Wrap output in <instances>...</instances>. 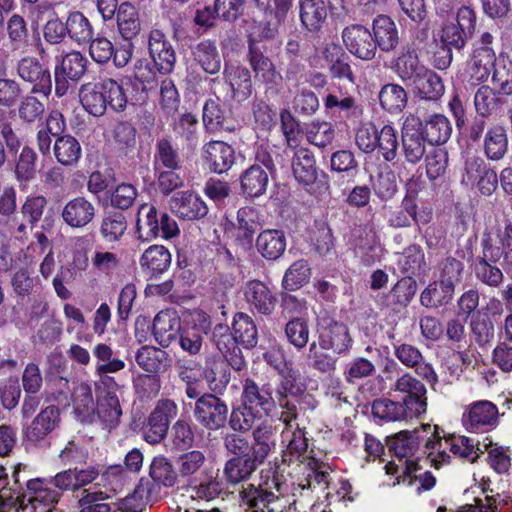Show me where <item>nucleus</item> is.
<instances>
[{"mask_svg": "<svg viewBox=\"0 0 512 512\" xmlns=\"http://www.w3.org/2000/svg\"><path fill=\"white\" fill-rule=\"evenodd\" d=\"M407 93L397 84H386L379 93V101L383 109L388 112H400L407 104Z\"/></svg>", "mask_w": 512, "mask_h": 512, "instance_id": "nucleus-53", "label": "nucleus"}, {"mask_svg": "<svg viewBox=\"0 0 512 512\" xmlns=\"http://www.w3.org/2000/svg\"><path fill=\"white\" fill-rule=\"evenodd\" d=\"M425 69L426 67L419 63L418 56L414 51L402 53L395 64L396 73L408 86H410Z\"/></svg>", "mask_w": 512, "mask_h": 512, "instance_id": "nucleus-52", "label": "nucleus"}, {"mask_svg": "<svg viewBox=\"0 0 512 512\" xmlns=\"http://www.w3.org/2000/svg\"><path fill=\"white\" fill-rule=\"evenodd\" d=\"M422 123L415 116H408L402 127V150L407 162L419 163L426 152L425 136L421 132Z\"/></svg>", "mask_w": 512, "mask_h": 512, "instance_id": "nucleus-15", "label": "nucleus"}, {"mask_svg": "<svg viewBox=\"0 0 512 512\" xmlns=\"http://www.w3.org/2000/svg\"><path fill=\"white\" fill-rule=\"evenodd\" d=\"M476 28V13L469 6L458 9L456 16L443 22L439 31L441 43L447 49L461 50Z\"/></svg>", "mask_w": 512, "mask_h": 512, "instance_id": "nucleus-4", "label": "nucleus"}, {"mask_svg": "<svg viewBox=\"0 0 512 512\" xmlns=\"http://www.w3.org/2000/svg\"><path fill=\"white\" fill-rule=\"evenodd\" d=\"M149 475L157 484L172 487L177 480V473L172 463L164 456H156L149 467Z\"/></svg>", "mask_w": 512, "mask_h": 512, "instance_id": "nucleus-58", "label": "nucleus"}, {"mask_svg": "<svg viewBox=\"0 0 512 512\" xmlns=\"http://www.w3.org/2000/svg\"><path fill=\"white\" fill-rule=\"evenodd\" d=\"M416 289V281L411 277L400 279L387 295L388 305L392 306L393 309L406 307L413 299Z\"/></svg>", "mask_w": 512, "mask_h": 512, "instance_id": "nucleus-54", "label": "nucleus"}, {"mask_svg": "<svg viewBox=\"0 0 512 512\" xmlns=\"http://www.w3.org/2000/svg\"><path fill=\"white\" fill-rule=\"evenodd\" d=\"M59 412L54 406L43 409L26 428L25 434L30 441H39L50 434L58 425Z\"/></svg>", "mask_w": 512, "mask_h": 512, "instance_id": "nucleus-31", "label": "nucleus"}, {"mask_svg": "<svg viewBox=\"0 0 512 512\" xmlns=\"http://www.w3.org/2000/svg\"><path fill=\"white\" fill-rule=\"evenodd\" d=\"M244 296L251 310L263 315H270L276 305V297L269 287L259 280L246 283Z\"/></svg>", "mask_w": 512, "mask_h": 512, "instance_id": "nucleus-24", "label": "nucleus"}, {"mask_svg": "<svg viewBox=\"0 0 512 512\" xmlns=\"http://www.w3.org/2000/svg\"><path fill=\"white\" fill-rule=\"evenodd\" d=\"M202 155L209 169L218 174L228 171L235 160L233 148L223 141H210L205 144Z\"/></svg>", "mask_w": 512, "mask_h": 512, "instance_id": "nucleus-23", "label": "nucleus"}, {"mask_svg": "<svg viewBox=\"0 0 512 512\" xmlns=\"http://www.w3.org/2000/svg\"><path fill=\"white\" fill-rule=\"evenodd\" d=\"M371 411L375 418L387 422L401 421L420 416L419 414H414L403 401H392L388 398L374 400Z\"/></svg>", "mask_w": 512, "mask_h": 512, "instance_id": "nucleus-30", "label": "nucleus"}, {"mask_svg": "<svg viewBox=\"0 0 512 512\" xmlns=\"http://www.w3.org/2000/svg\"><path fill=\"white\" fill-rule=\"evenodd\" d=\"M240 181L242 193L247 197L255 198L266 192L269 177L260 165H252L242 173Z\"/></svg>", "mask_w": 512, "mask_h": 512, "instance_id": "nucleus-39", "label": "nucleus"}, {"mask_svg": "<svg viewBox=\"0 0 512 512\" xmlns=\"http://www.w3.org/2000/svg\"><path fill=\"white\" fill-rule=\"evenodd\" d=\"M118 30L126 39L134 38L140 30V22L136 8L130 3H122L116 14Z\"/></svg>", "mask_w": 512, "mask_h": 512, "instance_id": "nucleus-49", "label": "nucleus"}, {"mask_svg": "<svg viewBox=\"0 0 512 512\" xmlns=\"http://www.w3.org/2000/svg\"><path fill=\"white\" fill-rule=\"evenodd\" d=\"M482 148L487 159H503L508 151V136L504 126L497 124L489 127L484 135Z\"/></svg>", "mask_w": 512, "mask_h": 512, "instance_id": "nucleus-32", "label": "nucleus"}, {"mask_svg": "<svg viewBox=\"0 0 512 512\" xmlns=\"http://www.w3.org/2000/svg\"><path fill=\"white\" fill-rule=\"evenodd\" d=\"M127 229V221L123 214L114 213L103 218L100 232L108 242L119 240Z\"/></svg>", "mask_w": 512, "mask_h": 512, "instance_id": "nucleus-64", "label": "nucleus"}, {"mask_svg": "<svg viewBox=\"0 0 512 512\" xmlns=\"http://www.w3.org/2000/svg\"><path fill=\"white\" fill-rule=\"evenodd\" d=\"M241 402L269 416L275 407L272 385L264 383L260 386L255 380L245 378L242 381Z\"/></svg>", "mask_w": 512, "mask_h": 512, "instance_id": "nucleus-18", "label": "nucleus"}, {"mask_svg": "<svg viewBox=\"0 0 512 512\" xmlns=\"http://www.w3.org/2000/svg\"><path fill=\"white\" fill-rule=\"evenodd\" d=\"M68 35L78 43L91 40L93 29L89 20L81 12L70 13L66 21Z\"/></svg>", "mask_w": 512, "mask_h": 512, "instance_id": "nucleus-60", "label": "nucleus"}, {"mask_svg": "<svg viewBox=\"0 0 512 512\" xmlns=\"http://www.w3.org/2000/svg\"><path fill=\"white\" fill-rule=\"evenodd\" d=\"M413 91L426 100H438L444 94L441 78L432 70L425 69L411 84Z\"/></svg>", "mask_w": 512, "mask_h": 512, "instance_id": "nucleus-42", "label": "nucleus"}, {"mask_svg": "<svg viewBox=\"0 0 512 512\" xmlns=\"http://www.w3.org/2000/svg\"><path fill=\"white\" fill-rule=\"evenodd\" d=\"M324 106L327 110L339 109L346 118L358 119L363 114V109L352 96H339L330 92L324 98Z\"/></svg>", "mask_w": 512, "mask_h": 512, "instance_id": "nucleus-59", "label": "nucleus"}, {"mask_svg": "<svg viewBox=\"0 0 512 512\" xmlns=\"http://www.w3.org/2000/svg\"><path fill=\"white\" fill-rule=\"evenodd\" d=\"M180 328V317L172 309L160 311L153 321V335L163 347H168L176 339Z\"/></svg>", "mask_w": 512, "mask_h": 512, "instance_id": "nucleus-28", "label": "nucleus"}, {"mask_svg": "<svg viewBox=\"0 0 512 512\" xmlns=\"http://www.w3.org/2000/svg\"><path fill=\"white\" fill-rule=\"evenodd\" d=\"M110 497L107 491L84 489L78 500L79 512H110V505L105 503Z\"/></svg>", "mask_w": 512, "mask_h": 512, "instance_id": "nucleus-57", "label": "nucleus"}, {"mask_svg": "<svg viewBox=\"0 0 512 512\" xmlns=\"http://www.w3.org/2000/svg\"><path fill=\"white\" fill-rule=\"evenodd\" d=\"M139 263L145 273L150 276H157L170 267L171 254L162 245H152L144 251Z\"/></svg>", "mask_w": 512, "mask_h": 512, "instance_id": "nucleus-34", "label": "nucleus"}, {"mask_svg": "<svg viewBox=\"0 0 512 512\" xmlns=\"http://www.w3.org/2000/svg\"><path fill=\"white\" fill-rule=\"evenodd\" d=\"M454 286L451 282L435 281L421 293L420 301L425 307L436 308L447 304L453 297Z\"/></svg>", "mask_w": 512, "mask_h": 512, "instance_id": "nucleus-47", "label": "nucleus"}, {"mask_svg": "<svg viewBox=\"0 0 512 512\" xmlns=\"http://www.w3.org/2000/svg\"><path fill=\"white\" fill-rule=\"evenodd\" d=\"M256 246L264 258L276 260L286 249V238L283 231L267 229L258 235Z\"/></svg>", "mask_w": 512, "mask_h": 512, "instance_id": "nucleus-35", "label": "nucleus"}, {"mask_svg": "<svg viewBox=\"0 0 512 512\" xmlns=\"http://www.w3.org/2000/svg\"><path fill=\"white\" fill-rule=\"evenodd\" d=\"M136 232L140 240L148 242L157 237L173 238L179 233V228L176 221L166 213H161V226H158L156 207L143 204L138 210Z\"/></svg>", "mask_w": 512, "mask_h": 512, "instance_id": "nucleus-5", "label": "nucleus"}, {"mask_svg": "<svg viewBox=\"0 0 512 512\" xmlns=\"http://www.w3.org/2000/svg\"><path fill=\"white\" fill-rule=\"evenodd\" d=\"M421 437L417 430L400 431L390 439V450L401 463L402 477H411L419 469V459L421 456Z\"/></svg>", "mask_w": 512, "mask_h": 512, "instance_id": "nucleus-6", "label": "nucleus"}, {"mask_svg": "<svg viewBox=\"0 0 512 512\" xmlns=\"http://www.w3.org/2000/svg\"><path fill=\"white\" fill-rule=\"evenodd\" d=\"M373 38L376 48L389 52L396 48L399 42L398 30L394 21L387 15H378L372 23Z\"/></svg>", "mask_w": 512, "mask_h": 512, "instance_id": "nucleus-29", "label": "nucleus"}, {"mask_svg": "<svg viewBox=\"0 0 512 512\" xmlns=\"http://www.w3.org/2000/svg\"><path fill=\"white\" fill-rule=\"evenodd\" d=\"M87 59L80 52H71L62 57L55 66V93L58 97L64 96L69 88L70 81H78L86 71Z\"/></svg>", "mask_w": 512, "mask_h": 512, "instance_id": "nucleus-11", "label": "nucleus"}, {"mask_svg": "<svg viewBox=\"0 0 512 512\" xmlns=\"http://www.w3.org/2000/svg\"><path fill=\"white\" fill-rule=\"evenodd\" d=\"M79 97L83 108L96 117L102 116L108 107L119 112L123 111L127 105L123 86L113 79L82 85Z\"/></svg>", "mask_w": 512, "mask_h": 512, "instance_id": "nucleus-3", "label": "nucleus"}, {"mask_svg": "<svg viewBox=\"0 0 512 512\" xmlns=\"http://www.w3.org/2000/svg\"><path fill=\"white\" fill-rule=\"evenodd\" d=\"M498 243L499 235L488 237L485 232L483 233L482 256L474 268L476 278L490 287H498L504 279L501 269L491 264L496 263L503 256V251L500 250Z\"/></svg>", "mask_w": 512, "mask_h": 512, "instance_id": "nucleus-8", "label": "nucleus"}, {"mask_svg": "<svg viewBox=\"0 0 512 512\" xmlns=\"http://www.w3.org/2000/svg\"><path fill=\"white\" fill-rule=\"evenodd\" d=\"M233 334L239 344L251 349L257 345L258 332L253 319L246 313L238 312L233 317Z\"/></svg>", "mask_w": 512, "mask_h": 512, "instance_id": "nucleus-45", "label": "nucleus"}, {"mask_svg": "<svg viewBox=\"0 0 512 512\" xmlns=\"http://www.w3.org/2000/svg\"><path fill=\"white\" fill-rule=\"evenodd\" d=\"M52 480L35 478L27 481V491L30 502H39L44 506H53L58 503L61 492L51 487Z\"/></svg>", "mask_w": 512, "mask_h": 512, "instance_id": "nucleus-44", "label": "nucleus"}, {"mask_svg": "<svg viewBox=\"0 0 512 512\" xmlns=\"http://www.w3.org/2000/svg\"><path fill=\"white\" fill-rule=\"evenodd\" d=\"M211 341L218 351L229 362L230 366L237 371L242 370L246 363L239 348V342L226 324H217L212 330Z\"/></svg>", "mask_w": 512, "mask_h": 512, "instance_id": "nucleus-17", "label": "nucleus"}, {"mask_svg": "<svg viewBox=\"0 0 512 512\" xmlns=\"http://www.w3.org/2000/svg\"><path fill=\"white\" fill-rule=\"evenodd\" d=\"M169 206L176 216L185 220L200 219L208 212L205 202L198 195L188 191L175 193L169 201Z\"/></svg>", "mask_w": 512, "mask_h": 512, "instance_id": "nucleus-21", "label": "nucleus"}, {"mask_svg": "<svg viewBox=\"0 0 512 512\" xmlns=\"http://www.w3.org/2000/svg\"><path fill=\"white\" fill-rule=\"evenodd\" d=\"M260 226L258 212L252 207H242L237 212V237L250 243Z\"/></svg>", "mask_w": 512, "mask_h": 512, "instance_id": "nucleus-56", "label": "nucleus"}, {"mask_svg": "<svg viewBox=\"0 0 512 512\" xmlns=\"http://www.w3.org/2000/svg\"><path fill=\"white\" fill-rule=\"evenodd\" d=\"M250 64L256 77L265 83L277 84L282 79L272 61L262 53L252 49H250Z\"/></svg>", "mask_w": 512, "mask_h": 512, "instance_id": "nucleus-55", "label": "nucleus"}, {"mask_svg": "<svg viewBox=\"0 0 512 512\" xmlns=\"http://www.w3.org/2000/svg\"><path fill=\"white\" fill-rule=\"evenodd\" d=\"M96 207L85 197L78 196L69 200L63 207L61 216L65 224L72 228H83L91 223Z\"/></svg>", "mask_w": 512, "mask_h": 512, "instance_id": "nucleus-22", "label": "nucleus"}, {"mask_svg": "<svg viewBox=\"0 0 512 512\" xmlns=\"http://www.w3.org/2000/svg\"><path fill=\"white\" fill-rule=\"evenodd\" d=\"M99 475L95 467L85 469H67L57 473L53 478V485L58 491H76L92 483Z\"/></svg>", "mask_w": 512, "mask_h": 512, "instance_id": "nucleus-26", "label": "nucleus"}, {"mask_svg": "<svg viewBox=\"0 0 512 512\" xmlns=\"http://www.w3.org/2000/svg\"><path fill=\"white\" fill-rule=\"evenodd\" d=\"M311 277V268L305 259L295 261L286 270L282 286L289 291L297 290L307 284Z\"/></svg>", "mask_w": 512, "mask_h": 512, "instance_id": "nucleus-50", "label": "nucleus"}, {"mask_svg": "<svg viewBox=\"0 0 512 512\" xmlns=\"http://www.w3.org/2000/svg\"><path fill=\"white\" fill-rule=\"evenodd\" d=\"M342 40L346 49L355 57L369 61L377 52L376 43L370 30L360 24H352L342 31Z\"/></svg>", "mask_w": 512, "mask_h": 512, "instance_id": "nucleus-13", "label": "nucleus"}, {"mask_svg": "<svg viewBox=\"0 0 512 512\" xmlns=\"http://www.w3.org/2000/svg\"><path fill=\"white\" fill-rule=\"evenodd\" d=\"M431 466L441 468L458 458L474 463L482 453L479 443L473 439L461 435H441L437 426L434 427L432 437L428 438L424 445V452Z\"/></svg>", "mask_w": 512, "mask_h": 512, "instance_id": "nucleus-2", "label": "nucleus"}, {"mask_svg": "<svg viewBox=\"0 0 512 512\" xmlns=\"http://www.w3.org/2000/svg\"><path fill=\"white\" fill-rule=\"evenodd\" d=\"M497 64L494 50L474 49L468 68L471 80L475 83L486 81Z\"/></svg>", "mask_w": 512, "mask_h": 512, "instance_id": "nucleus-37", "label": "nucleus"}, {"mask_svg": "<svg viewBox=\"0 0 512 512\" xmlns=\"http://www.w3.org/2000/svg\"><path fill=\"white\" fill-rule=\"evenodd\" d=\"M154 165L156 169H159L160 167H164L169 170L178 169L179 155L169 140L160 139L157 141Z\"/></svg>", "mask_w": 512, "mask_h": 512, "instance_id": "nucleus-63", "label": "nucleus"}, {"mask_svg": "<svg viewBox=\"0 0 512 512\" xmlns=\"http://www.w3.org/2000/svg\"><path fill=\"white\" fill-rule=\"evenodd\" d=\"M462 181L470 185L477 183L480 193L484 196L492 195L498 185L497 173L479 158L466 162Z\"/></svg>", "mask_w": 512, "mask_h": 512, "instance_id": "nucleus-20", "label": "nucleus"}, {"mask_svg": "<svg viewBox=\"0 0 512 512\" xmlns=\"http://www.w3.org/2000/svg\"><path fill=\"white\" fill-rule=\"evenodd\" d=\"M391 390L405 395L403 402L414 414H424L427 409V397L425 385L410 373L404 372L395 383Z\"/></svg>", "mask_w": 512, "mask_h": 512, "instance_id": "nucleus-16", "label": "nucleus"}, {"mask_svg": "<svg viewBox=\"0 0 512 512\" xmlns=\"http://www.w3.org/2000/svg\"><path fill=\"white\" fill-rule=\"evenodd\" d=\"M276 434L277 427L271 422L264 421L256 426L252 432L253 443L251 447V456L254 461L263 464L269 454L275 450Z\"/></svg>", "mask_w": 512, "mask_h": 512, "instance_id": "nucleus-25", "label": "nucleus"}, {"mask_svg": "<svg viewBox=\"0 0 512 512\" xmlns=\"http://www.w3.org/2000/svg\"><path fill=\"white\" fill-rule=\"evenodd\" d=\"M223 76L225 82L231 88L233 98L237 101H244L252 94V81L250 71L243 66L233 63H226Z\"/></svg>", "mask_w": 512, "mask_h": 512, "instance_id": "nucleus-27", "label": "nucleus"}, {"mask_svg": "<svg viewBox=\"0 0 512 512\" xmlns=\"http://www.w3.org/2000/svg\"><path fill=\"white\" fill-rule=\"evenodd\" d=\"M499 409L489 400H477L464 407L462 425L471 433H487L499 424Z\"/></svg>", "mask_w": 512, "mask_h": 512, "instance_id": "nucleus-9", "label": "nucleus"}, {"mask_svg": "<svg viewBox=\"0 0 512 512\" xmlns=\"http://www.w3.org/2000/svg\"><path fill=\"white\" fill-rule=\"evenodd\" d=\"M327 17L324 0H300V20L310 32L321 29Z\"/></svg>", "mask_w": 512, "mask_h": 512, "instance_id": "nucleus-41", "label": "nucleus"}, {"mask_svg": "<svg viewBox=\"0 0 512 512\" xmlns=\"http://www.w3.org/2000/svg\"><path fill=\"white\" fill-rule=\"evenodd\" d=\"M53 151L56 160L63 166L75 165L82 154L80 143L71 135L59 136L54 143Z\"/></svg>", "mask_w": 512, "mask_h": 512, "instance_id": "nucleus-46", "label": "nucleus"}, {"mask_svg": "<svg viewBox=\"0 0 512 512\" xmlns=\"http://www.w3.org/2000/svg\"><path fill=\"white\" fill-rule=\"evenodd\" d=\"M397 131L391 125H384L378 133L377 150L384 160L391 162L397 156L398 151Z\"/></svg>", "mask_w": 512, "mask_h": 512, "instance_id": "nucleus-61", "label": "nucleus"}, {"mask_svg": "<svg viewBox=\"0 0 512 512\" xmlns=\"http://www.w3.org/2000/svg\"><path fill=\"white\" fill-rule=\"evenodd\" d=\"M319 344L323 349L340 354L347 352L352 343L348 328L332 319L323 318L319 323Z\"/></svg>", "mask_w": 512, "mask_h": 512, "instance_id": "nucleus-19", "label": "nucleus"}, {"mask_svg": "<svg viewBox=\"0 0 512 512\" xmlns=\"http://www.w3.org/2000/svg\"><path fill=\"white\" fill-rule=\"evenodd\" d=\"M282 438L288 441L286 451L282 455L283 463H290L294 457L298 458L306 452L308 447L307 439L304 431L298 425L295 428H291V432L287 437Z\"/></svg>", "mask_w": 512, "mask_h": 512, "instance_id": "nucleus-62", "label": "nucleus"}, {"mask_svg": "<svg viewBox=\"0 0 512 512\" xmlns=\"http://www.w3.org/2000/svg\"><path fill=\"white\" fill-rule=\"evenodd\" d=\"M292 171L295 179L303 185H311L317 180L316 161L307 148H299L292 158Z\"/></svg>", "mask_w": 512, "mask_h": 512, "instance_id": "nucleus-33", "label": "nucleus"}, {"mask_svg": "<svg viewBox=\"0 0 512 512\" xmlns=\"http://www.w3.org/2000/svg\"><path fill=\"white\" fill-rule=\"evenodd\" d=\"M504 101L489 86L480 87L474 96L477 113L482 117L497 115L501 112Z\"/></svg>", "mask_w": 512, "mask_h": 512, "instance_id": "nucleus-48", "label": "nucleus"}, {"mask_svg": "<svg viewBox=\"0 0 512 512\" xmlns=\"http://www.w3.org/2000/svg\"><path fill=\"white\" fill-rule=\"evenodd\" d=\"M178 408L170 399L160 400L148 416L142 427L144 440L149 444H158L166 436L170 421L177 416Z\"/></svg>", "mask_w": 512, "mask_h": 512, "instance_id": "nucleus-10", "label": "nucleus"}, {"mask_svg": "<svg viewBox=\"0 0 512 512\" xmlns=\"http://www.w3.org/2000/svg\"><path fill=\"white\" fill-rule=\"evenodd\" d=\"M421 132L432 145L446 143L452 133V125L443 114L431 115L421 126Z\"/></svg>", "mask_w": 512, "mask_h": 512, "instance_id": "nucleus-38", "label": "nucleus"}, {"mask_svg": "<svg viewBox=\"0 0 512 512\" xmlns=\"http://www.w3.org/2000/svg\"><path fill=\"white\" fill-rule=\"evenodd\" d=\"M93 354L97 359L96 373L99 376L117 373L125 368V362L121 359L113 358V350L106 344H97L93 349Z\"/></svg>", "mask_w": 512, "mask_h": 512, "instance_id": "nucleus-51", "label": "nucleus"}, {"mask_svg": "<svg viewBox=\"0 0 512 512\" xmlns=\"http://www.w3.org/2000/svg\"><path fill=\"white\" fill-rule=\"evenodd\" d=\"M73 411L81 422L93 423L94 400L91 387L86 383L76 386L72 393Z\"/></svg>", "mask_w": 512, "mask_h": 512, "instance_id": "nucleus-43", "label": "nucleus"}, {"mask_svg": "<svg viewBox=\"0 0 512 512\" xmlns=\"http://www.w3.org/2000/svg\"><path fill=\"white\" fill-rule=\"evenodd\" d=\"M101 386L97 388V400L94 406L93 422L97 420L105 428H114L118 425L122 410L116 395L118 384L114 378L105 376L101 379Z\"/></svg>", "mask_w": 512, "mask_h": 512, "instance_id": "nucleus-7", "label": "nucleus"}, {"mask_svg": "<svg viewBox=\"0 0 512 512\" xmlns=\"http://www.w3.org/2000/svg\"><path fill=\"white\" fill-rule=\"evenodd\" d=\"M17 74L32 85L31 92L48 97L52 91L50 71L34 57L22 58L17 64Z\"/></svg>", "mask_w": 512, "mask_h": 512, "instance_id": "nucleus-14", "label": "nucleus"}, {"mask_svg": "<svg viewBox=\"0 0 512 512\" xmlns=\"http://www.w3.org/2000/svg\"><path fill=\"white\" fill-rule=\"evenodd\" d=\"M261 471L257 486L247 484L239 492L240 506L245 512H300L297 502L285 493L282 483L275 473L272 476Z\"/></svg>", "mask_w": 512, "mask_h": 512, "instance_id": "nucleus-1", "label": "nucleus"}, {"mask_svg": "<svg viewBox=\"0 0 512 512\" xmlns=\"http://www.w3.org/2000/svg\"><path fill=\"white\" fill-rule=\"evenodd\" d=\"M194 415L196 420L209 430L224 427L227 421L228 407L224 401L213 394H205L197 399Z\"/></svg>", "mask_w": 512, "mask_h": 512, "instance_id": "nucleus-12", "label": "nucleus"}, {"mask_svg": "<svg viewBox=\"0 0 512 512\" xmlns=\"http://www.w3.org/2000/svg\"><path fill=\"white\" fill-rule=\"evenodd\" d=\"M260 465L261 463L254 461L251 455L233 457L226 462L223 473L226 481L229 484L235 485L248 480Z\"/></svg>", "mask_w": 512, "mask_h": 512, "instance_id": "nucleus-36", "label": "nucleus"}, {"mask_svg": "<svg viewBox=\"0 0 512 512\" xmlns=\"http://www.w3.org/2000/svg\"><path fill=\"white\" fill-rule=\"evenodd\" d=\"M194 61L208 74H217L221 69V56L215 42L204 40L192 51Z\"/></svg>", "mask_w": 512, "mask_h": 512, "instance_id": "nucleus-40", "label": "nucleus"}]
</instances>
